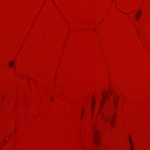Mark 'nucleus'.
I'll return each mask as SVG.
<instances>
[{
  "label": "nucleus",
  "mask_w": 150,
  "mask_h": 150,
  "mask_svg": "<svg viewBox=\"0 0 150 150\" xmlns=\"http://www.w3.org/2000/svg\"><path fill=\"white\" fill-rule=\"evenodd\" d=\"M94 106V104L93 101H92L91 105V112L92 114L93 112V109Z\"/></svg>",
  "instance_id": "6"
},
{
  "label": "nucleus",
  "mask_w": 150,
  "mask_h": 150,
  "mask_svg": "<svg viewBox=\"0 0 150 150\" xmlns=\"http://www.w3.org/2000/svg\"><path fill=\"white\" fill-rule=\"evenodd\" d=\"M110 94V92L108 93V92L104 91L102 94V98L100 101V106L102 107L103 102L105 99H108L109 98L108 94Z\"/></svg>",
  "instance_id": "2"
},
{
  "label": "nucleus",
  "mask_w": 150,
  "mask_h": 150,
  "mask_svg": "<svg viewBox=\"0 0 150 150\" xmlns=\"http://www.w3.org/2000/svg\"><path fill=\"white\" fill-rule=\"evenodd\" d=\"M14 62L13 61L11 62H10V63L9 64V66L11 67H12L13 65L14 64Z\"/></svg>",
  "instance_id": "7"
},
{
  "label": "nucleus",
  "mask_w": 150,
  "mask_h": 150,
  "mask_svg": "<svg viewBox=\"0 0 150 150\" xmlns=\"http://www.w3.org/2000/svg\"><path fill=\"white\" fill-rule=\"evenodd\" d=\"M115 119L114 116H112L110 117H109V116L106 115L105 117L103 118V121L105 122L109 121L111 125L112 126L113 121Z\"/></svg>",
  "instance_id": "3"
},
{
  "label": "nucleus",
  "mask_w": 150,
  "mask_h": 150,
  "mask_svg": "<svg viewBox=\"0 0 150 150\" xmlns=\"http://www.w3.org/2000/svg\"><path fill=\"white\" fill-rule=\"evenodd\" d=\"M100 116H101V117H103V113H102Z\"/></svg>",
  "instance_id": "9"
},
{
  "label": "nucleus",
  "mask_w": 150,
  "mask_h": 150,
  "mask_svg": "<svg viewBox=\"0 0 150 150\" xmlns=\"http://www.w3.org/2000/svg\"><path fill=\"white\" fill-rule=\"evenodd\" d=\"M118 96L116 95H115L113 97V101L114 105L115 106H116V103L118 102Z\"/></svg>",
  "instance_id": "4"
},
{
  "label": "nucleus",
  "mask_w": 150,
  "mask_h": 150,
  "mask_svg": "<svg viewBox=\"0 0 150 150\" xmlns=\"http://www.w3.org/2000/svg\"><path fill=\"white\" fill-rule=\"evenodd\" d=\"M141 16V14L140 13H139V12H137V13L136 15V19L137 20H139V19Z\"/></svg>",
  "instance_id": "5"
},
{
  "label": "nucleus",
  "mask_w": 150,
  "mask_h": 150,
  "mask_svg": "<svg viewBox=\"0 0 150 150\" xmlns=\"http://www.w3.org/2000/svg\"><path fill=\"white\" fill-rule=\"evenodd\" d=\"M130 143L131 145V150H132L133 149V146L132 145V143L131 141L130 140Z\"/></svg>",
  "instance_id": "8"
},
{
  "label": "nucleus",
  "mask_w": 150,
  "mask_h": 150,
  "mask_svg": "<svg viewBox=\"0 0 150 150\" xmlns=\"http://www.w3.org/2000/svg\"><path fill=\"white\" fill-rule=\"evenodd\" d=\"M93 133V143L96 145L98 146L100 143V139L98 136V132L97 130L94 129Z\"/></svg>",
  "instance_id": "1"
}]
</instances>
